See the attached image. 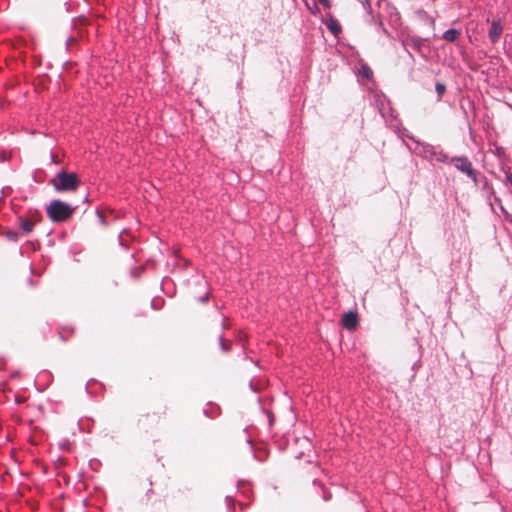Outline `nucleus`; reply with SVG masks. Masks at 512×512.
<instances>
[{
  "mask_svg": "<svg viewBox=\"0 0 512 512\" xmlns=\"http://www.w3.org/2000/svg\"><path fill=\"white\" fill-rule=\"evenodd\" d=\"M49 184L56 192H74L80 186L81 181L75 172L62 168L49 180Z\"/></svg>",
  "mask_w": 512,
  "mask_h": 512,
  "instance_id": "1",
  "label": "nucleus"
},
{
  "mask_svg": "<svg viewBox=\"0 0 512 512\" xmlns=\"http://www.w3.org/2000/svg\"><path fill=\"white\" fill-rule=\"evenodd\" d=\"M76 208L77 206H72L60 199H53L46 205V213L53 223H63L72 217Z\"/></svg>",
  "mask_w": 512,
  "mask_h": 512,
  "instance_id": "2",
  "label": "nucleus"
},
{
  "mask_svg": "<svg viewBox=\"0 0 512 512\" xmlns=\"http://www.w3.org/2000/svg\"><path fill=\"white\" fill-rule=\"evenodd\" d=\"M411 140H413L417 144L416 153L429 161L435 160L439 163H447L450 159L448 155L444 152L440 145H431L428 143H421L416 140L414 136H409Z\"/></svg>",
  "mask_w": 512,
  "mask_h": 512,
  "instance_id": "3",
  "label": "nucleus"
},
{
  "mask_svg": "<svg viewBox=\"0 0 512 512\" xmlns=\"http://www.w3.org/2000/svg\"><path fill=\"white\" fill-rule=\"evenodd\" d=\"M449 162L453 163L457 170L461 171L467 176L473 174V170H475L471 161L466 156L452 157Z\"/></svg>",
  "mask_w": 512,
  "mask_h": 512,
  "instance_id": "4",
  "label": "nucleus"
},
{
  "mask_svg": "<svg viewBox=\"0 0 512 512\" xmlns=\"http://www.w3.org/2000/svg\"><path fill=\"white\" fill-rule=\"evenodd\" d=\"M342 326L348 331H354L359 324V316L357 311L349 310L342 315L341 319Z\"/></svg>",
  "mask_w": 512,
  "mask_h": 512,
  "instance_id": "5",
  "label": "nucleus"
},
{
  "mask_svg": "<svg viewBox=\"0 0 512 512\" xmlns=\"http://www.w3.org/2000/svg\"><path fill=\"white\" fill-rule=\"evenodd\" d=\"M428 40V38H422L416 35H408L407 37L402 39L401 43L404 48H406L407 45H411L415 50L420 52L424 42Z\"/></svg>",
  "mask_w": 512,
  "mask_h": 512,
  "instance_id": "6",
  "label": "nucleus"
},
{
  "mask_svg": "<svg viewBox=\"0 0 512 512\" xmlns=\"http://www.w3.org/2000/svg\"><path fill=\"white\" fill-rule=\"evenodd\" d=\"M503 32V27L500 20H493L488 32L489 40L492 44H495L500 39Z\"/></svg>",
  "mask_w": 512,
  "mask_h": 512,
  "instance_id": "7",
  "label": "nucleus"
},
{
  "mask_svg": "<svg viewBox=\"0 0 512 512\" xmlns=\"http://www.w3.org/2000/svg\"><path fill=\"white\" fill-rule=\"evenodd\" d=\"M327 29L334 35L338 36L342 32V27L339 23V21L334 18L333 16H330L329 20L325 23Z\"/></svg>",
  "mask_w": 512,
  "mask_h": 512,
  "instance_id": "8",
  "label": "nucleus"
},
{
  "mask_svg": "<svg viewBox=\"0 0 512 512\" xmlns=\"http://www.w3.org/2000/svg\"><path fill=\"white\" fill-rule=\"evenodd\" d=\"M460 35L461 31L459 29L450 28L444 31V33L442 34V38L447 42L453 43L458 40Z\"/></svg>",
  "mask_w": 512,
  "mask_h": 512,
  "instance_id": "9",
  "label": "nucleus"
},
{
  "mask_svg": "<svg viewBox=\"0 0 512 512\" xmlns=\"http://www.w3.org/2000/svg\"><path fill=\"white\" fill-rule=\"evenodd\" d=\"M369 23L375 25L377 30L382 32L387 37L391 36L390 32L384 27L380 15H376V16L372 15L371 16V20L369 21Z\"/></svg>",
  "mask_w": 512,
  "mask_h": 512,
  "instance_id": "10",
  "label": "nucleus"
},
{
  "mask_svg": "<svg viewBox=\"0 0 512 512\" xmlns=\"http://www.w3.org/2000/svg\"><path fill=\"white\" fill-rule=\"evenodd\" d=\"M358 75L363 79L371 80L373 78V71L367 63L362 62L360 64Z\"/></svg>",
  "mask_w": 512,
  "mask_h": 512,
  "instance_id": "11",
  "label": "nucleus"
},
{
  "mask_svg": "<svg viewBox=\"0 0 512 512\" xmlns=\"http://www.w3.org/2000/svg\"><path fill=\"white\" fill-rule=\"evenodd\" d=\"M210 408L203 409V414L208 418H215L220 414V407L212 402H209Z\"/></svg>",
  "mask_w": 512,
  "mask_h": 512,
  "instance_id": "12",
  "label": "nucleus"
},
{
  "mask_svg": "<svg viewBox=\"0 0 512 512\" xmlns=\"http://www.w3.org/2000/svg\"><path fill=\"white\" fill-rule=\"evenodd\" d=\"M418 15L425 22V24H427L432 30L435 29V19L432 16H430L426 11L420 10L418 11Z\"/></svg>",
  "mask_w": 512,
  "mask_h": 512,
  "instance_id": "13",
  "label": "nucleus"
},
{
  "mask_svg": "<svg viewBox=\"0 0 512 512\" xmlns=\"http://www.w3.org/2000/svg\"><path fill=\"white\" fill-rule=\"evenodd\" d=\"M304 2V5L309 10V12L317 16L320 13V9L318 7V4L315 0H302Z\"/></svg>",
  "mask_w": 512,
  "mask_h": 512,
  "instance_id": "14",
  "label": "nucleus"
},
{
  "mask_svg": "<svg viewBox=\"0 0 512 512\" xmlns=\"http://www.w3.org/2000/svg\"><path fill=\"white\" fill-rule=\"evenodd\" d=\"M19 219H20L21 230L26 234L31 233L33 231V223L27 219H22V218H19Z\"/></svg>",
  "mask_w": 512,
  "mask_h": 512,
  "instance_id": "15",
  "label": "nucleus"
},
{
  "mask_svg": "<svg viewBox=\"0 0 512 512\" xmlns=\"http://www.w3.org/2000/svg\"><path fill=\"white\" fill-rule=\"evenodd\" d=\"M253 458L258 462H265L268 458V451L266 449H261L257 452H253Z\"/></svg>",
  "mask_w": 512,
  "mask_h": 512,
  "instance_id": "16",
  "label": "nucleus"
},
{
  "mask_svg": "<svg viewBox=\"0 0 512 512\" xmlns=\"http://www.w3.org/2000/svg\"><path fill=\"white\" fill-rule=\"evenodd\" d=\"M435 91L437 93L438 101H440L446 92V85L442 82H436L435 84Z\"/></svg>",
  "mask_w": 512,
  "mask_h": 512,
  "instance_id": "17",
  "label": "nucleus"
},
{
  "mask_svg": "<svg viewBox=\"0 0 512 512\" xmlns=\"http://www.w3.org/2000/svg\"><path fill=\"white\" fill-rule=\"evenodd\" d=\"M313 484L319 485L322 488V490H323L322 498L324 501L328 502L331 500V498H332L331 492L329 490L325 489L324 486L317 479L313 480Z\"/></svg>",
  "mask_w": 512,
  "mask_h": 512,
  "instance_id": "18",
  "label": "nucleus"
},
{
  "mask_svg": "<svg viewBox=\"0 0 512 512\" xmlns=\"http://www.w3.org/2000/svg\"><path fill=\"white\" fill-rule=\"evenodd\" d=\"M164 305V299L161 297H155L151 300V308L154 310H160Z\"/></svg>",
  "mask_w": 512,
  "mask_h": 512,
  "instance_id": "19",
  "label": "nucleus"
},
{
  "mask_svg": "<svg viewBox=\"0 0 512 512\" xmlns=\"http://www.w3.org/2000/svg\"><path fill=\"white\" fill-rule=\"evenodd\" d=\"M7 240L11 242H17L19 239V233L17 231L8 230L4 233Z\"/></svg>",
  "mask_w": 512,
  "mask_h": 512,
  "instance_id": "20",
  "label": "nucleus"
},
{
  "mask_svg": "<svg viewBox=\"0 0 512 512\" xmlns=\"http://www.w3.org/2000/svg\"><path fill=\"white\" fill-rule=\"evenodd\" d=\"M225 502L227 506L228 512H234L235 511V500L232 496L227 495L225 497Z\"/></svg>",
  "mask_w": 512,
  "mask_h": 512,
  "instance_id": "21",
  "label": "nucleus"
},
{
  "mask_svg": "<svg viewBox=\"0 0 512 512\" xmlns=\"http://www.w3.org/2000/svg\"><path fill=\"white\" fill-rule=\"evenodd\" d=\"M261 411L267 416L269 427H272L275 421L273 413L264 407H261Z\"/></svg>",
  "mask_w": 512,
  "mask_h": 512,
  "instance_id": "22",
  "label": "nucleus"
},
{
  "mask_svg": "<svg viewBox=\"0 0 512 512\" xmlns=\"http://www.w3.org/2000/svg\"><path fill=\"white\" fill-rule=\"evenodd\" d=\"M219 343L223 352H228L231 349V344L224 341L223 335H219Z\"/></svg>",
  "mask_w": 512,
  "mask_h": 512,
  "instance_id": "23",
  "label": "nucleus"
},
{
  "mask_svg": "<svg viewBox=\"0 0 512 512\" xmlns=\"http://www.w3.org/2000/svg\"><path fill=\"white\" fill-rule=\"evenodd\" d=\"M88 464H89V467H90L92 470H95V471H97V470H98V468L101 466V462H100V460H98V459H90V460H89V462H88Z\"/></svg>",
  "mask_w": 512,
  "mask_h": 512,
  "instance_id": "24",
  "label": "nucleus"
},
{
  "mask_svg": "<svg viewBox=\"0 0 512 512\" xmlns=\"http://www.w3.org/2000/svg\"><path fill=\"white\" fill-rule=\"evenodd\" d=\"M245 483H246V481H245V480H238V482H237V487H238V489H239V490H241V492H242L243 494L248 495V494L251 492V490H245V489H243V488H242V486H243Z\"/></svg>",
  "mask_w": 512,
  "mask_h": 512,
  "instance_id": "25",
  "label": "nucleus"
},
{
  "mask_svg": "<svg viewBox=\"0 0 512 512\" xmlns=\"http://www.w3.org/2000/svg\"><path fill=\"white\" fill-rule=\"evenodd\" d=\"M210 292L207 290L204 295L197 297V301L200 303H206L209 300Z\"/></svg>",
  "mask_w": 512,
  "mask_h": 512,
  "instance_id": "26",
  "label": "nucleus"
},
{
  "mask_svg": "<svg viewBox=\"0 0 512 512\" xmlns=\"http://www.w3.org/2000/svg\"><path fill=\"white\" fill-rule=\"evenodd\" d=\"M479 176V173L476 170H473V174H470L467 177H469L475 184H478Z\"/></svg>",
  "mask_w": 512,
  "mask_h": 512,
  "instance_id": "27",
  "label": "nucleus"
},
{
  "mask_svg": "<svg viewBox=\"0 0 512 512\" xmlns=\"http://www.w3.org/2000/svg\"><path fill=\"white\" fill-rule=\"evenodd\" d=\"M96 215L98 216L99 218V222L102 224V225H107V221L105 219V216L99 211V210H96Z\"/></svg>",
  "mask_w": 512,
  "mask_h": 512,
  "instance_id": "28",
  "label": "nucleus"
},
{
  "mask_svg": "<svg viewBox=\"0 0 512 512\" xmlns=\"http://www.w3.org/2000/svg\"><path fill=\"white\" fill-rule=\"evenodd\" d=\"M50 161L53 164H59L60 163V160L58 159L57 155L54 154L53 152L50 153Z\"/></svg>",
  "mask_w": 512,
  "mask_h": 512,
  "instance_id": "29",
  "label": "nucleus"
},
{
  "mask_svg": "<svg viewBox=\"0 0 512 512\" xmlns=\"http://www.w3.org/2000/svg\"><path fill=\"white\" fill-rule=\"evenodd\" d=\"M495 154H496L497 156H499V157H500V156H502V155H504V154H505V150H504V148H503V147H501V146H497V147L495 148Z\"/></svg>",
  "mask_w": 512,
  "mask_h": 512,
  "instance_id": "30",
  "label": "nucleus"
},
{
  "mask_svg": "<svg viewBox=\"0 0 512 512\" xmlns=\"http://www.w3.org/2000/svg\"><path fill=\"white\" fill-rule=\"evenodd\" d=\"M9 157L4 151H0V162H7Z\"/></svg>",
  "mask_w": 512,
  "mask_h": 512,
  "instance_id": "31",
  "label": "nucleus"
},
{
  "mask_svg": "<svg viewBox=\"0 0 512 512\" xmlns=\"http://www.w3.org/2000/svg\"><path fill=\"white\" fill-rule=\"evenodd\" d=\"M319 3H321L325 8H331V1L330 0H318Z\"/></svg>",
  "mask_w": 512,
  "mask_h": 512,
  "instance_id": "32",
  "label": "nucleus"
},
{
  "mask_svg": "<svg viewBox=\"0 0 512 512\" xmlns=\"http://www.w3.org/2000/svg\"><path fill=\"white\" fill-rule=\"evenodd\" d=\"M495 201H497L500 205L501 211L505 214V216H508V212L504 209V207L501 204V200L498 197H495Z\"/></svg>",
  "mask_w": 512,
  "mask_h": 512,
  "instance_id": "33",
  "label": "nucleus"
},
{
  "mask_svg": "<svg viewBox=\"0 0 512 512\" xmlns=\"http://www.w3.org/2000/svg\"><path fill=\"white\" fill-rule=\"evenodd\" d=\"M420 366H421V360H420V359H418L416 362H414V363H413V365H412V369H413V370H416V369H418Z\"/></svg>",
  "mask_w": 512,
  "mask_h": 512,
  "instance_id": "34",
  "label": "nucleus"
},
{
  "mask_svg": "<svg viewBox=\"0 0 512 512\" xmlns=\"http://www.w3.org/2000/svg\"><path fill=\"white\" fill-rule=\"evenodd\" d=\"M249 387L255 393H257L259 391L257 386H255L252 381L249 382Z\"/></svg>",
  "mask_w": 512,
  "mask_h": 512,
  "instance_id": "35",
  "label": "nucleus"
},
{
  "mask_svg": "<svg viewBox=\"0 0 512 512\" xmlns=\"http://www.w3.org/2000/svg\"><path fill=\"white\" fill-rule=\"evenodd\" d=\"M506 180L512 186V174L506 173Z\"/></svg>",
  "mask_w": 512,
  "mask_h": 512,
  "instance_id": "36",
  "label": "nucleus"
},
{
  "mask_svg": "<svg viewBox=\"0 0 512 512\" xmlns=\"http://www.w3.org/2000/svg\"><path fill=\"white\" fill-rule=\"evenodd\" d=\"M118 240H119V245L120 246L127 248V245L123 241L121 234L119 235Z\"/></svg>",
  "mask_w": 512,
  "mask_h": 512,
  "instance_id": "37",
  "label": "nucleus"
},
{
  "mask_svg": "<svg viewBox=\"0 0 512 512\" xmlns=\"http://www.w3.org/2000/svg\"><path fill=\"white\" fill-rule=\"evenodd\" d=\"M90 383H96V381H95L94 379H90V381L87 383V385H86V391H87L88 393H90V392H89V390H88V386H89V384H90Z\"/></svg>",
  "mask_w": 512,
  "mask_h": 512,
  "instance_id": "38",
  "label": "nucleus"
},
{
  "mask_svg": "<svg viewBox=\"0 0 512 512\" xmlns=\"http://www.w3.org/2000/svg\"><path fill=\"white\" fill-rule=\"evenodd\" d=\"M59 338H60V340H62V341H66V338L64 337V335L62 334V332H59Z\"/></svg>",
  "mask_w": 512,
  "mask_h": 512,
  "instance_id": "39",
  "label": "nucleus"
},
{
  "mask_svg": "<svg viewBox=\"0 0 512 512\" xmlns=\"http://www.w3.org/2000/svg\"><path fill=\"white\" fill-rule=\"evenodd\" d=\"M366 4H367V6H368L369 13H371V6H370V3H369V0H366Z\"/></svg>",
  "mask_w": 512,
  "mask_h": 512,
  "instance_id": "40",
  "label": "nucleus"
},
{
  "mask_svg": "<svg viewBox=\"0 0 512 512\" xmlns=\"http://www.w3.org/2000/svg\"><path fill=\"white\" fill-rule=\"evenodd\" d=\"M74 41H75V39H74L73 37H69V38L67 39V44H68L69 42H74Z\"/></svg>",
  "mask_w": 512,
  "mask_h": 512,
  "instance_id": "41",
  "label": "nucleus"
},
{
  "mask_svg": "<svg viewBox=\"0 0 512 512\" xmlns=\"http://www.w3.org/2000/svg\"><path fill=\"white\" fill-rule=\"evenodd\" d=\"M64 331H69L70 333H73V328H63Z\"/></svg>",
  "mask_w": 512,
  "mask_h": 512,
  "instance_id": "42",
  "label": "nucleus"
},
{
  "mask_svg": "<svg viewBox=\"0 0 512 512\" xmlns=\"http://www.w3.org/2000/svg\"><path fill=\"white\" fill-rule=\"evenodd\" d=\"M247 443L250 445V448H253V442H252V440L248 439V440H247Z\"/></svg>",
  "mask_w": 512,
  "mask_h": 512,
  "instance_id": "43",
  "label": "nucleus"
},
{
  "mask_svg": "<svg viewBox=\"0 0 512 512\" xmlns=\"http://www.w3.org/2000/svg\"><path fill=\"white\" fill-rule=\"evenodd\" d=\"M83 202H84V203H88V202H89L88 195H86V196H85V198L83 199Z\"/></svg>",
  "mask_w": 512,
  "mask_h": 512,
  "instance_id": "44",
  "label": "nucleus"
},
{
  "mask_svg": "<svg viewBox=\"0 0 512 512\" xmlns=\"http://www.w3.org/2000/svg\"><path fill=\"white\" fill-rule=\"evenodd\" d=\"M395 17H396V19H400V14H399V12L395 11Z\"/></svg>",
  "mask_w": 512,
  "mask_h": 512,
  "instance_id": "45",
  "label": "nucleus"
},
{
  "mask_svg": "<svg viewBox=\"0 0 512 512\" xmlns=\"http://www.w3.org/2000/svg\"><path fill=\"white\" fill-rule=\"evenodd\" d=\"M302 455H303V452H300V453L296 456V458H297V459H300V458L302 457Z\"/></svg>",
  "mask_w": 512,
  "mask_h": 512,
  "instance_id": "46",
  "label": "nucleus"
},
{
  "mask_svg": "<svg viewBox=\"0 0 512 512\" xmlns=\"http://www.w3.org/2000/svg\"><path fill=\"white\" fill-rule=\"evenodd\" d=\"M406 51H407L408 55H409L411 58H413L412 53H411L410 51H408V50H406Z\"/></svg>",
  "mask_w": 512,
  "mask_h": 512,
  "instance_id": "47",
  "label": "nucleus"
},
{
  "mask_svg": "<svg viewBox=\"0 0 512 512\" xmlns=\"http://www.w3.org/2000/svg\"><path fill=\"white\" fill-rule=\"evenodd\" d=\"M481 178L484 180V183L486 184V178H485V176H481Z\"/></svg>",
  "mask_w": 512,
  "mask_h": 512,
  "instance_id": "48",
  "label": "nucleus"
},
{
  "mask_svg": "<svg viewBox=\"0 0 512 512\" xmlns=\"http://www.w3.org/2000/svg\"><path fill=\"white\" fill-rule=\"evenodd\" d=\"M28 282H29V284H32L33 280L31 278H29Z\"/></svg>",
  "mask_w": 512,
  "mask_h": 512,
  "instance_id": "49",
  "label": "nucleus"
},
{
  "mask_svg": "<svg viewBox=\"0 0 512 512\" xmlns=\"http://www.w3.org/2000/svg\"><path fill=\"white\" fill-rule=\"evenodd\" d=\"M0 360L5 362V358L4 357H0Z\"/></svg>",
  "mask_w": 512,
  "mask_h": 512,
  "instance_id": "50",
  "label": "nucleus"
}]
</instances>
